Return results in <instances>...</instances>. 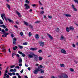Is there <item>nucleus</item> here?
Here are the masks:
<instances>
[{
    "mask_svg": "<svg viewBox=\"0 0 78 78\" xmlns=\"http://www.w3.org/2000/svg\"><path fill=\"white\" fill-rule=\"evenodd\" d=\"M48 18H49V19H51L52 18V16H51L49 15L48 16Z\"/></svg>",
    "mask_w": 78,
    "mask_h": 78,
    "instance_id": "47",
    "label": "nucleus"
},
{
    "mask_svg": "<svg viewBox=\"0 0 78 78\" xmlns=\"http://www.w3.org/2000/svg\"><path fill=\"white\" fill-rule=\"evenodd\" d=\"M39 61H42V58L41 57H40L39 58Z\"/></svg>",
    "mask_w": 78,
    "mask_h": 78,
    "instance_id": "33",
    "label": "nucleus"
},
{
    "mask_svg": "<svg viewBox=\"0 0 78 78\" xmlns=\"http://www.w3.org/2000/svg\"><path fill=\"white\" fill-rule=\"evenodd\" d=\"M38 56L37 55H35L34 56V60L36 62L38 61Z\"/></svg>",
    "mask_w": 78,
    "mask_h": 78,
    "instance_id": "6",
    "label": "nucleus"
},
{
    "mask_svg": "<svg viewBox=\"0 0 78 78\" xmlns=\"http://www.w3.org/2000/svg\"><path fill=\"white\" fill-rule=\"evenodd\" d=\"M16 13L17 14V15H18V16H19V17H22V16L21 15H20V13L18 12V11L16 10Z\"/></svg>",
    "mask_w": 78,
    "mask_h": 78,
    "instance_id": "11",
    "label": "nucleus"
},
{
    "mask_svg": "<svg viewBox=\"0 0 78 78\" xmlns=\"http://www.w3.org/2000/svg\"><path fill=\"white\" fill-rule=\"evenodd\" d=\"M59 78H69L68 76L67 75V74L65 73H62V76H58Z\"/></svg>",
    "mask_w": 78,
    "mask_h": 78,
    "instance_id": "1",
    "label": "nucleus"
},
{
    "mask_svg": "<svg viewBox=\"0 0 78 78\" xmlns=\"http://www.w3.org/2000/svg\"><path fill=\"white\" fill-rule=\"evenodd\" d=\"M1 15L2 19H3L4 17L5 20V22H7V20H8L7 18H9L6 17V16H5V13H3L2 14H1Z\"/></svg>",
    "mask_w": 78,
    "mask_h": 78,
    "instance_id": "2",
    "label": "nucleus"
},
{
    "mask_svg": "<svg viewBox=\"0 0 78 78\" xmlns=\"http://www.w3.org/2000/svg\"><path fill=\"white\" fill-rule=\"evenodd\" d=\"M15 67V65H13L11 66V68H13Z\"/></svg>",
    "mask_w": 78,
    "mask_h": 78,
    "instance_id": "51",
    "label": "nucleus"
},
{
    "mask_svg": "<svg viewBox=\"0 0 78 78\" xmlns=\"http://www.w3.org/2000/svg\"><path fill=\"white\" fill-rule=\"evenodd\" d=\"M16 24H17L18 25H19V22L16 21Z\"/></svg>",
    "mask_w": 78,
    "mask_h": 78,
    "instance_id": "59",
    "label": "nucleus"
},
{
    "mask_svg": "<svg viewBox=\"0 0 78 78\" xmlns=\"http://www.w3.org/2000/svg\"><path fill=\"white\" fill-rule=\"evenodd\" d=\"M15 55H16V53H13L12 54V57H13V58H14V56H15Z\"/></svg>",
    "mask_w": 78,
    "mask_h": 78,
    "instance_id": "28",
    "label": "nucleus"
},
{
    "mask_svg": "<svg viewBox=\"0 0 78 78\" xmlns=\"http://www.w3.org/2000/svg\"><path fill=\"white\" fill-rule=\"evenodd\" d=\"M74 62H75L76 64H78V61H76V60H74Z\"/></svg>",
    "mask_w": 78,
    "mask_h": 78,
    "instance_id": "48",
    "label": "nucleus"
},
{
    "mask_svg": "<svg viewBox=\"0 0 78 78\" xmlns=\"http://www.w3.org/2000/svg\"><path fill=\"white\" fill-rule=\"evenodd\" d=\"M30 50H32V51H34V50H37V48H30Z\"/></svg>",
    "mask_w": 78,
    "mask_h": 78,
    "instance_id": "15",
    "label": "nucleus"
},
{
    "mask_svg": "<svg viewBox=\"0 0 78 78\" xmlns=\"http://www.w3.org/2000/svg\"><path fill=\"white\" fill-rule=\"evenodd\" d=\"M61 53H64V54H66V53H67L66 51L63 49H62V50H61Z\"/></svg>",
    "mask_w": 78,
    "mask_h": 78,
    "instance_id": "12",
    "label": "nucleus"
},
{
    "mask_svg": "<svg viewBox=\"0 0 78 78\" xmlns=\"http://www.w3.org/2000/svg\"><path fill=\"white\" fill-rule=\"evenodd\" d=\"M73 47L74 48H75V45L74 44H73Z\"/></svg>",
    "mask_w": 78,
    "mask_h": 78,
    "instance_id": "57",
    "label": "nucleus"
},
{
    "mask_svg": "<svg viewBox=\"0 0 78 78\" xmlns=\"http://www.w3.org/2000/svg\"><path fill=\"white\" fill-rule=\"evenodd\" d=\"M18 47H19V48H20V49H22L23 48V46H20V45H19L18 46Z\"/></svg>",
    "mask_w": 78,
    "mask_h": 78,
    "instance_id": "26",
    "label": "nucleus"
},
{
    "mask_svg": "<svg viewBox=\"0 0 78 78\" xmlns=\"http://www.w3.org/2000/svg\"><path fill=\"white\" fill-rule=\"evenodd\" d=\"M66 30L67 32H69V31H70V29L69 28V27H67L66 28Z\"/></svg>",
    "mask_w": 78,
    "mask_h": 78,
    "instance_id": "24",
    "label": "nucleus"
},
{
    "mask_svg": "<svg viewBox=\"0 0 78 78\" xmlns=\"http://www.w3.org/2000/svg\"><path fill=\"white\" fill-rule=\"evenodd\" d=\"M23 69L20 72L21 73H23Z\"/></svg>",
    "mask_w": 78,
    "mask_h": 78,
    "instance_id": "52",
    "label": "nucleus"
},
{
    "mask_svg": "<svg viewBox=\"0 0 78 78\" xmlns=\"http://www.w3.org/2000/svg\"><path fill=\"white\" fill-rule=\"evenodd\" d=\"M32 6H33V7H35V6H36V4H33V5H32Z\"/></svg>",
    "mask_w": 78,
    "mask_h": 78,
    "instance_id": "53",
    "label": "nucleus"
},
{
    "mask_svg": "<svg viewBox=\"0 0 78 78\" xmlns=\"http://www.w3.org/2000/svg\"><path fill=\"white\" fill-rule=\"evenodd\" d=\"M35 23H40V21H37L36 22H35Z\"/></svg>",
    "mask_w": 78,
    "mask_h": 78,
    "instance_id": "40",
    "label": "nucleus"
},
{
    "mask_svg": "<svg viewBox=\"0 0 78 78\" xmlns=\"http://www.w3.org/2000/svg\"><path fill=\"white\" fill-rule=\"evenodd\" d=\"M1 31H2V33H5V30H4V29H2L1 30Z\"/></svg>",
    "mask_w": 78,
    "mask_h": 78,
    "instance_id": "35",
    "label": "nucleus"
},
{
    "mask_svg": "<svg viewBox=\"0 0 78 78\" xmlns=\"http://www.w3.org/2000/svg\"><path fill=\"white\" fill-rule=\"evenodd\" d=\"M38 51L39 53H41V52H42V50H39Z\"/></svg>",
    "mask_w": 78,
    "mask_h": 78,
    "instance_id": "45",
    "label": "nucleus"
},
{
    "mask_svg": "<svg viewBox=\"0 0 78 78\" xmlns=\"http://www.w3.org/2000/svg\"><path fill=\"white\" fill-rule=\"evenodd\" d=\"M23 45H28V43L27 42H25L23 43Z\"/></svg>",
    "mask_w": 78,
    "mask_h": 78,
    "instance_id": "30",
    "label": "nucleus"
},
{
    "mask_svg": "<svg viewBox=\"0 0 78 78\" xmlns=\"http://www.w3.org/2000/svg\"><path fill=\"white\" fill-rule=\"evenodd\" d=\"M18 77L19 78H21V76H20V75H19L18 76Z\"/></svg>",
    "mask_w": 78,
    "mask_h": 78,
    "instance_id": "63",
    "label": "nucleus"
},
{
    "mask_svg": "<svg viewBox=\"0 0 78 78\" xmlns=\"http://www.w3.org/2000/svg\"><path fill=\"white\" fill-rule=\"evenodd\" d=\"M30 28L32 30H33V26H32L30 27Z\"/></svg>",
    "mask_w": 78,
    "mask_h": 78,
    "instance_id": "60",
    "label": "nucleus"
},
{
    "mask_svg": "<svg viewBox=\"0 0 78 78\" xmlns=\"http://www.w3.org/2000/svg\"><path fill=\"white\" fill-rule=\"evenodd\" d=\"M8 74L10 76H12V73H8Z\"/></svg>",
    "mask_w": 78,
    "mask_h": 78,
    "instance_id": "36",
    "label": "nucleus"
},
{
    "mask_svg": "<svg viewBox=\"0 0 78 78\" xmlns=\"http://www.w3.org/2000/svg\"><path fill=\"white\" fill-rule=\"evenodd\" d=\"M7 19L9 22H10L11 23H13V21H12V20H11L9 19V18H7Z\"/></svg>",
    "mask_w": 78,
    "mask_h": 78,
    "instance_id": "17",
    "label": "nucleus"
},
{
    "mask_svg": "<svg viewBox=\"0 0 78 78\" xmlns=\"http://www.w3.org/2000/svg\"><path fill=\"white\" fill-rule=\"evenodd\" d=\"M70 70L71 72H74V69H73L72 68H70Z\"/></svg>",
    "mask_w": 78,
    "mask_h": 78,
    "instance_id": "31",
    "label": "nucleus"
},
{
    "mask_svg": "<svg viewBox=\"0 0 78 78\" xmlns=\"http://www.w3.org/2000/svg\"><path fill=\"white\" fill-rule=\"evenodd\" d=\"M61 67H65V66H64V64H62L60 65Z\"/></svg>",
    "mask_w": 78,
    "mask_h": 78,
    "instance_id": "32",
    "label": "nucleus"
},
{
    "mask_svg": "<svg viewBox=\"0 0 78 78\" xmlns=\"http://www.w3.org/2000/svg\"><path fill=\"white\" fill-rule=\"evenodd\" d=\"M39 44L41 47H43V46L44 45V44H45V43L44 42L40 41L39 42Z\"/></svg>",
    "mask_w": 78,
    "mask_h": 78,
    "instance_id": "5",
    "label": "nucleus"
},
{
    "mask_svg": "<svg viewBox=\"0 0 78 78\" xmlns=\"http://www.w3.org/2000/svg\"><path fill=\"white\" fill-rule=\"evenodd\" d=\"M18 48V47L17 46H15V47H13L12 49L13 50H16V49H17V48Z\"/></svg>",
    "mask_w": 78,
    "mask_h": 78,
    "instance_id": "19",
    "label": "nucleus"
},
{
    "mask_svg": "<svg viewBox=\"0 0 78 78\" xmlns=\"http://www.w3.org/2000/svg\"><path fill=\"white\" fill-rule=\"evenodd\" d=\"M69 28L70 30H71V31H73L74 30V28L72 26L69 27Z\"/></svg>",
    "mask_w": 78,
    "mask_h": 78,
    "instance_id": "14",
    "label": "nucleus"
},
{
    "mask_svg": "<svg viewBox=\"0 0 78 78\" xmlns=\"http://www.w3.org/2000/svg\"><path fill=\"white\" fill-rule=\"evenodd\" d=\"M38 72H40V70H39V69H38L37 68L33 72L34 74H36L37 75L38 73Z\"/></svg>",
    "mask_w": 78,
    "mask_h": 78,
    "instance_id": "4",
    "label": "nucleus"
},
{
    "mask_svg": "<svg viewBox=\"0 0 78 78\" xmlns=\"http://www.w3.org/2000/svg\"><path fill=\"white\" fill-rule=\"evenodd\" d=\"M18 53H19V54H20V55H22V54H23V53L20 51H18Z\"/></svg>",
    "mask_w": 78,
    "mask_h": 78,
    "instance_id": "37",
    "label": "nucleus"
},
{
    "mask_svg": "<svg viewBox=\"0 0 78 78\" xmlns=\"http://www.w3.org/2000/svg\"><path fill=\"white\" fill-rule=\"evenodd\" d=\"M39 78H44V76H41L40 77H39Z\"/></svg>",
    "mask_w": 78,
    "mask_h": 78,
    "instance_id": "64",
    "label": "nucleus"
},
{
    "mask_svg": "<svg viewBox=\"0 0 78 78\" xmlns=\"http://www.w3.org/2000/svg\"><path fill=\"white\" fill-rule=\"evenodd\" d=\"M0 23L1 24H3V22L2 21V20H1V22H0Z\"/></svg>",
    "mask_w": 78,
    "mask_h": 78,
    "instance_id": "46",
    "label": "nucleus"
},
{
    "mask_svg": "<svg viewBox=\"0 0 78 78\" xmlns=\"http://www.w3.org/2000/svg\"><path fill=\"white\" fill-rule=\"evenodd\" d=\"M40 71L41 73H44V70L42 69Z\"/></svg>",
    "mask_w": 78,
    "mask_h": 78,
    "instance_id": "25",
    "label": "nucleus"
},
{
    "mask_svg": "<svg viewBox=\"0 0 78 78\" xmlns=\"http://www.w3.org/2000/svg\"><path fill=\"white\" fill-rule=\"evenodd\" d=\"M9 78V75H7V76H6L5 77L4 76L3 78Z\"/></svg>",
    "mask_w": 78,
    "mask_h": 78,
    "instance_id": "34",
    "label": "nucleus"
},
{
    "mask_svg": "<svg viewBox=\"0 0 78 78\" xmlns=\"http://www.w3.org/2000/svg\"><path fill=\"white\" fill-rule=\"evenodd\" d=\"M40 13L41 14H44V11L43 10L41 11V12L40 11Z\"/></svg>",
    "mask_w": 78,
    "mask_h": 78,
    "instance_id": "27",
    "label": "nucleus"
},
{
    "mask_svg": "<svg viewBox=\"0 0 78 78\" xmlns=\"http://www.w3.org/2000/svg\"><path fill=\"white\" fill-rule=\"evenodd\" d=\"M18 60H19V63H22V58H21V57H19Z\"/></svg>",
    "mask_w": 78,
    "mask_h": 78,
    "instance_id": "13",
    "label": "nucleus"
},
{
    "mask_svg": "<svg viewBox=\"0 0 78 78\" xmlns=\"http://www.w3.org/2000/svg\"><path fill=\"white\" fill-rule=\"evenodd\" d=\"M47 35L48 36L49 38H50V39H51V40H53V37L51 36V35H50L48 34H47Z\"/></svg>",
    "mask_w": 78,
    "mask_h": 78,
    "instance_id": "8",
    "label": "nucleus"
},
{
    "mask_svg": "<svg viewBox=\"0 0 78 78\" xmlns=\"http://www.w3.org/2000/svg\"><path fill=\"white\" fill-rule=\"evenodd\" d=\"M35 37L37 39H39V35L38 34H36V35L35 36Z\"/></svg>",
    "mask_w": 78,
    "mask_h": 78,
    "instance_id": "18",
    "label": "nucleus"
},
{
    "mask_svg": "<svg viewBox=\"0 0 78 78\" xmlns=\"http://www.w3.org/2000/svg\"><path fill=\"white\" fill-rule=\"evenodd\" d=\"M9 51L10 53H11V50H10V48H9Z\"/></svg>",
    "mask_w": 78,
    "mask_h": 78,
    "instance_id": "62",
    "label": "nucleus"
},
{
    "mask_svg": "<svg viewBox=\"0 0 78 78\" xmlns=\"http://www.w3.org/2000/svg\"><path fill=\"white\" fill-rule=\"evenodd\" d=\"M3 28H6V26H5V25H3Z\"/></svg>",
    "mask_w": 78,
    "mask_h": 78,
    "instance_id": "50",
    "label": "nucleus"
},
{
    "mask_svg": "<svg viewBox=\"0 0 78 78\" xmlns=\"http://www.w3.org/2000/svg\"><path fill=\"white\" fill-rule=\"evenodd\" d=\"M22 55L23 57H25V55L24 53H23V54H22Z\"/></svg>",
    "mask_w": 78,
    "mask_h": 78,
    "instance_id": "44",
    "label": "nucleus"
},
{
    "mask_svg": "<svg viewBox=\"0 0 78 78\" xmlns=\"http://www.w3.org/2000/svg\"><path fill=\"white\" fill-rule=\"evenodd\" d=\"M64 16H65L66 17H71V15L67 14H64Z\"/></svg>",
    "mask_w": 78,
    "mask_h": 78,
    "instance_id": "16",
    "label": "nucleus"
},
{
    "mask_svg": "<svg viewBox=\"0 0 78 78\" xmlns=\"http://www.w3.org/2000/svg\"><path fill=\"white\" fill-rule=\"evenodd\" d=\"M71 6L72 8H73V10L74 11H77V9L75 8V6H74L73 4H72L71 5Z\"/></svg>",
    "mask_w": 78,
    "mask_h": 78,
    "instance_id": "7",
    "label": "nucleus"
},
{
    "mask_svg": "<svg viewBox=\"0 0 78 78\" xmlns=\"http://www.w3.org/2000/svg\"><path fill=\"white\" fill-rule=\"evenodd\" d=\"M56 31L57 32H59V28H57Z\"/></svg>",
    "mask_w": 78,
    "mask_h": 78,
    "instance_id": "42",
    "label": "nucleus"
},
{
    "mask_svg": "<svg viewBox=\"0 0 78 78\" xmlns=\"http://www.w3.org/2000/svg\"><path fill=\"white\" fill-rule=\"evenodd\" d=\"M30 55H33L34 56L36 55H34V54L33 52H31L30 53Z\"/></svg>",
    "mask_w": 78,
    "mask_h": 78,
    "instance_id": "38",
    "label": "nucleus"
},
{
    "mask_svg": "<svg viewBox=\"0 0 78 78\" xmlns=\"http://www.w3.org/2000/svg\"><path fill=\"white\" fill-rule=\"evenodd\" d=\"M10 72H14V69H10Z\"/></svg>",
    "mask_w": 78,
    "mask_h": 78,
    "instance_id": "49",
    "label": "nucleus"
},
{
    "mask_svg": "<svg viewBox=\"0 0 78 78\" xmlns=\"http://www.w3.org/2000/svg\"><path fill=\"white\" fill-rule=\"evenodd\" d=\"M25 6H26V9H28L29 8H30V6L29 5H28V4H25Z\"/></svg>",
    "mask_w": 78,
    "mask_h": 78,
    "instance_id": "10",
    "label": "nucleus"
},
{
    "mask_svg": "<svg viewBox=\"0 0 78 78\" xmlns=\"http://www.w3.org/2000/svg\"><path fill=\"white\" fill-rule=\"evenodd\" d=\"M5 31H8V29L6 28L5 29Z\"/></svg>",
    "mask_w": 78,
    "mask_h": 78,
    "instance_id": "58",
    "label": "nucleus"
},
{
    "mask_svg": "<svg viewBox=\"0 0 78 78\" xmlns=\"http://www.w3.org/2000/svg\"><path fill=\"white\" fill-rule=\"evenodd\" d=\"M8 70H6V71H5V73H8Z\"/></svg>",
    "mask_w": 78,
    "mask_h": 78,
    "instance_id": "61",
    "label": "nucleus"
},
{
    "mask_svg": "<svg viewBox=\"0 0 78 78\" xmlns=\"http://www.w3.org/2000/svg\"><path fill=\"white\" fill-rule=\"evenodd\" d=\"M12 75H16V73L14 72H13L12 73Z\"/></svg>",
    "mask_w": 78,
    "mask_h": 78,
    "instance_id": "55",
    "label": "nucleus"
},
{
    "mask_svg": "<svg viewBox=\"0 0 78 78\" xmlns=\"http://www.w3.org/2000/svg\"><path fill=\"white\" fill-rule=\"evenodd\" d=\"M28 58H31L33 57V55H31V54L28 55Z\"/></svg>",
    "mask_w": 78,
    "mask_h": 78,
    "instance_id": "21",
    "label": "nucleus"
},
{
    "mask_svg": "<svg viewBox=\"0 0 78 78\" xmlns=\"http://www.w3.org/2000/svg\"><path fill=\"white\" fill-rule=\"evenodd\" d=\"M7 5V7L9 9H11V7H10V5H9L8 4H6Z\"/></svg>",
    "mask_w": 78,
    "mask_h": 78,
    "instance_id": "22",
    "label": "nucleus"
},
{
    "mask_svg": "<svg viewBox=\"0 0 78 78\" xmlns=\"http://www.w3.org/2000/svg\"><path fill=\"white\" fill-rule=\"evenodd\" d=\"M29 37H31V35L32 34H31V32H30L29 33Z\"/></svg>",
    "mask_w": 78,
    "mask_h": 78,
    "instance_id": "29",
    "label": "nucleus"
},
{
    "mask_svg": "<svg viewBox=\"0 0 78 78\" xmlns=\"http://www.w3.org/2000/svg\"><path fill=\"white\" fill-rule=\"evenodd\" d=\"M25 2H26L27 3H28V4H29V3H30V2L28 1V0H26L25 1Z\"/></svg>",
    "mask_w": 78,
    "mask_h": 78,
    "instance_id": "39",
    "label": "nucleus"
},
{
    "mask_svg": "<svg viewBox=\"0 0 78 78\" xmlns=\"http://www.w3.org/2000/svg\"><path fill=\"white\" fill-rule=\"evenodd\" d=\"M41 68H43V69H44V68H45V66L41 65H40L38 66L37 69H38L40 71H41V69H42Z\"/></svg>",
    "mask_w": 78,
    "mask_h": 78,
    "instance_id": "3",
    "label": "nucleus"
},
{
    "mask_svg": "<svg viewBox=\"0 0 78 78\" xmlns=\"http://www.w3.org/2000/svg\"><path fill=\"white\" fill-rule=\"evenodd\" d=\"M20 34L21 36H23V32H22L20 33Z\"/></svg>",
    "mask_w": 78,
    "mask_h": 78,
    "instance_id": "43",
    "label": "nucleus"
},
{
    "mask_svg": "<svg viewBox=\"0 0 78 78\" xmlns=\"http://www.w3.org/2000/svg\"><path fill=\"white\" fill-rule=\"evenodd\" d=\"M16 56L17 57H18V58L20 57V55L18 54H16Z\"/></svg>",
    "mask_w": 78,
    "mask_h": 78,
    "instance_id": "41",
    "label": "nucleus"
},
{
    "mask_svg": "<svg viewBox=\"0 0 78 78\" xmlns=\"http://www.w3.org/2000/svg\"><path fill=\"white\" fill-rule=\"evenodd\" d=\"M23 22L26 26H28V25H29V24H28V23L27 22L24 21Z\"/></svg>",
    "mask_w": 78,
    "mask_h": 78,
    "instance_id": "20",
    "label": "nucleus"
},
{
    "mask_svg": "<svg viewBox=\"0 0 78 78\" xmlns=\"http://www.w3.org/2000/svg\"><path fill=\"white\" fill-rule=\"evenodd\" d=\"M63 39H64V40H65V38H64V37L63 36H62V35L61 36L60 40H63Z\"/></svg>",
    "mask_w": 78,
    "mask_h": 78,
    "instance_id": "23",
    "label": "nucleus"
},
{
    "mask_svg": "<svg viewBox=\"0 0 78 78\" xmlns=\"http://www.w3.org/2000/svg\"><path fill=\"white\" fill-rule=\"evenodd\" d=\"M22 66V63H20L19 64V66H20V67H21Z\"/></svg>",
    "mask_w": 78,
    "mask_h": 78,
    "instance_id": "54",
    "label": "nucleus"
},
{
    "mask_svg": "<svg viewBox=\"0 0 78 78\" xmlns=\"http://www.w3.org/2000/svg\"><path fill=\"white\" fill-rule=\"evenodd\" d=\"M17 41V39L16 38H15L13 39V44H14V45H16V41Z\"/></svg>",
    "mask_w": 78,
    "mask_h": 78,
    "instance_id": "9",
    "label": "nucleus"
},
{
    "mask_svg": "<svg viewBox=\"0 0 78 78\" xmlns=\"http://www.w3.org/2000/svg\"><path fill=\"white\" fill-rule=\"evenodd\" d=\"M3 34L4 35H6V32H4V33H3Z\"/></svg>",
    "mask_w": 78,
    "mask_h": 78,
    "instance_id": "56",
    "label": "nucleus"
}]
</instances>
